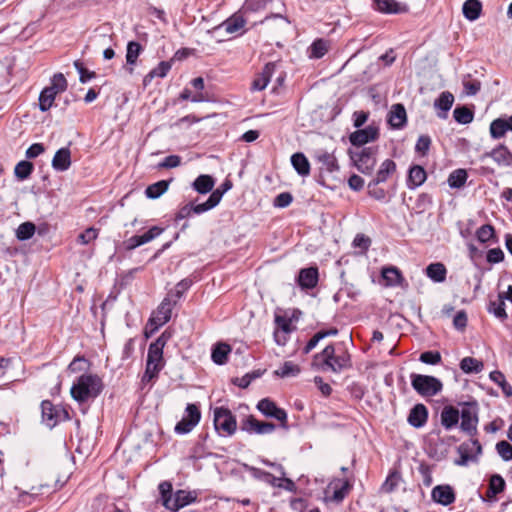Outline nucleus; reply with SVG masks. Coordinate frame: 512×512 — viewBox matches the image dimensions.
<instances>
[{"label": "nucleus", "mask_w": 512, "mask_h": 512, "mask_svg": "<svg viewBox=\"0 0 512 512\" xmlns=\"http://www.w3.org/2000/svg\"><path fill=\"white\" fill-rule=\"evenodd\" d=\"M103 388V382L98 375L83 374L72 385L70 393L75 401L85 403L89 399L98 397Z\"/></svg>", "instance_id": "nucleus-1"}, {"label": "nucleus", "mask_w": 512, "mask_h": 512, "mask_svg": "<svg viewBox=\"0 0 512 512\" xmlns=\"http://www.w3.org/2000/svg\"><path fill=\"white\" fill-rule=\"evenodd\" d=\"M321 360L320 369L322 371H332L339 373L342 370L352 367L351 356L348 351L336 354L333 344L327 345L320 353L314 355V361Z\"/></svg>", "instance_id": "nucleus-2"}, {"label": "nucleus", "mask_w": 512, "mask_h": 512, "mask_svg": "<svg viewBox=\"0 0 512 512\" xmlns=\"http://www.w3.org/2000/svg\"><path fill=\"white\" fill-rule=\"evenodd\" d=\"M68 83L62 73H56L51 79V84L45 87L39 95V109L42 112L48 111L57 96V94L66 91Z\"/></svg>", "instance_id": "nucleus-3"}, {"label": "nucleus", "mask_w": 512, "mask_h": 512, "mask_svg": "<svg viewBox=\"0 0 512 512\" xmlns=\"http://www.w3.org/2000/svg\"><path fill=\"white\" fill-rule=\"evenodd\" d=\"M350 159L358 171L365 175H370L376 165V156L378 147H363L359 151H348Z\"/></svg>", "instance_id": "nucleus-4"}, {"label": "nucleus", "mask_w": 512, "mask_h": 512, "mask_svg": "<svg viewBox=\"0 0 512 512\" xmlns=\"http://www.w3.org/2000/svg\"><path fill=\"white\" fill-rule=\"evenodd\" d=\"M413 389L423 397H432L442 391V382L430 375L412 373L410 375Z\"/></svg>", "instance_id": "nucleus-5"}, {"label": "nucleus", "mask_w": 512, "mask_h": 512, "mask_svg": "<svg viewBox=\"0 0 512 512\" xmlns=\"http://www.w3.org/2000/svg\"><path fill=\"white\" fill-rule=\"evenodd\" d=\"M214 428L220 436H232L237 430L236 417L227 407H216L214 409Z\"/></svg>", "instance_id": "nucleus-6"}, {"label": "nucleus", "mask_w": 512, "mask_h": 512, "mask_svg": "<svg viewBox=\"0 0 512 512\" xmlns=\"http://www.w3.org/2000/svg\"><path fill=\"white\" fill-rule=\"evenodd\" d=\"M41 418L48 428L52 429L63 421L70 419L68 410L59 405H54L50 400L41 402Z\"/></svg>", "instance_id": "nucleus-7"}, {"label": "nucleus", "mask_w": 512, "mask_h": 512, "mask_svg": "<svg viewBox=\"0 0 512 512\" xmlns=\"http://www.w3.org/2000/svg\"><path fill=\"white\" fill-rule=\"evenodd\" d=\"M176 304L177 303L171 298V296L166 295L149 319V324L154 325L150 334L154 333L159 327L163 326L171 319L172 310Z\"/></svg>", "instance_id": "nucleus-8"}, {"label": "nucleus", "mask_w": 512, "mask_h": 512, "mask_svg": "<svg viewBox=\"0 0 512 512\" xmlns=\"http://www.w3.org/2000/svg\"><path fill=\"white\" fill-rule=\"evenodd\" d=\"M256 407L264 416L278 420L281 428L289 429L287 412L283 408L278 407L274 401L269 398H263Z\"/></svg>", "instance_id": "nucleus-9"}, {"label": "nucleus", "mask_w": 512, "mask_h": 512, "mask_svg": "<svg viewBox=\"0 0 512 512\" xmlns=\"http://www.w3.org/2000/svg\"><path fill=\"white\" fill-rule=\"evenodd\" d=\"M186 415L176 424L174 431L177 434H187L191 432L201 420V411L197 404H187L185 408Z\"/></svg>", "instance_id": "nucleus-10"}, {"label": "nucleus", "mask_w": 512, "mask_h": 512, "mask_svg": "<svg viewBox=\"0 0 512 512\" xmlns=\"http://www.w3.org/2000/svg\"><path fill=\"white\" fill-rule=\"evenodd\" d=\"M461 416V429L467 434L473 436L477 432V423H478V415H477V404L476 402L464 403V407L460 413Z\"/></svg>", "instance_id": "nucleus-11"}, {"label": "nucleus", "mask_w": 512, "mask_h": 512, "mask_svg": "<svg viewBox=\"0 0 512 512\" xmlns=\"http://www.w3.org/2000/svg\"><path fill=\"white\" fill-rule=\"evenodd\" d=\"M240 429L249 434H270L276 430V425L272 422H263L257 420L253 415H249L241 421Z\"/></svg>", "instance_id": "nucleus-12"}, {"label": "nucleus", "mask_w": 512, "mask_h": 512, "mask_svg": "<svg viewBox=\"0 0 512 512\" xmlns=\"http://www.w3.org/2000/svg\"><path fill=\"white\" fill-rule=\"evenodd\" d=\"M378 138L379 128L373 125L358 129L349 135L350 143L356 147H362L369 142L376 141Z\"/></svg>", "instance_id": "nucleus-13"}, {"label": "nucleus", "mask_w": 512, "mask_h": 512, "mask_svg": "<svg viewBox=\"0 0 512 512\" xmlns=\"http://www.w3.org/2000/svg\"><path fill=\"white\" fill-rule=\"evenodd\" d=\"M164 231L163 228L159 226L151 227L147 232L143 235H134L129 239L123 242L124 248L127 251L134 250L135 248L150 242L151 240L158 237Z\"/></svg>", "instance_id": "nucleus-14"}, {"label": "nucleus", "mask_w": 512, "mask_h": 512, "mask_svg": "<svg viewBox=\"0 0 512 512\" xmlns=\"http://www.w3.org/2000/svg\"><path fill=\"white\" fill-rule=\"evenodd\" d=\"M319 272L316 266L302 268L297 277V284L303 290H310L317 286Z\"/></svg>", "instance_id": "nucleus-15"}, {"label": "nucleus", "mask_w": 512, "mask_h": 512, "mask_svg": "<svg viewBox=\"0 0 512 512\" xmlns=\"http://www.w3.org/2000/svg\"><path fill=\"white\" fill-rule=\"evenodd\" d=\"M431 498L436 503L448 506L455 502L456 495L453 488L448 485H437L431 491Z\"/></svg>", "instance_id": "nucleus-16"}, {"label": "nucleus", "mask_w": 512, "mask_h": 512, "mask_svg": "<svg viewBox=\"0 0 512 512\" xmlns=\"http://www.w3.org/2000/svg\"><path fill=\"white\" fill-rule=\"evenodd\" d=\"M387 121L393 129H402L405 127L407 124V113L404 105L401 103L392 105L388 113Z\"/></svg>", "instance_id": "nucleus-17"}, {"label": "nucleus", "mask_w": 512, "mask_h": 512, "mask_svg": "<svg viewBox=\"0 0 512 512\" xmlns=\"http://www.w3.org/2000/svg\"><path fill=\"white\" fill-rule=\"evenodd\" d=\"M276 69L275 62H268L263 67L262 71L256 75L252 82L251 89L255 91H262L268 85L273 73Z\"/></svg>", "instance_id": "nucleus-18"}, {"label": "nucleus", "mask_w": 512, "mask_h": 512, "mask_svg": "<svg viewBox=\"0 0 512 512\" xmlns=\"http://www.w3.org/2000/svg\"><path fill=\"white\" fill-rule=\"evenodd\" d=\"M428 420V409L422 404L418 403L410 410L407 421L414 428L423 427Z\"/></svg>", "instance_id": "nucleus-19"}, {"label": "nucleus", "mask_w": 512, "mask_h": 512, "mask_svg": "<svg viewBox=\"0 0 512 512\" xmlns=\"http://www.w3.org/2000/svg\"><path fill=\"white\" fill-rule=\"evenodd\" d=\"M315 159L321 165V172L326 171L328 173H333L339 170L337 158L333 153H329L327 151H318L315 154Z\"/></svg>", "instance_id": "nucleus-20"}, {"label": "nucleus", "mask_w": 512, "mask_h": 512, "mask_svg": "<svg viewBox=\"0 0 512 512\" xmlns=\"http://www.w3.org/2000/svg\"><path fill=\"white\" fill-rule=\"evenodd\" d=\"M71 165V151L68 147L60 148L56 151L52 159V167L56 171H66Z\"/></svg>", "instance_id": "nucleus-21"}, {"label": "nucleus", "mask_w": 512, "mask_h": 512, "mask_svg": "<svg viewBox=\"0 0 512 512\" xmlns=\"http://www.w3.org/2000/svg\"><path fill=\"white\" fill-rule=\"evenodd\" d=\"M485 156L492 157L493 160L500 166L512 165V153L503 144H500L499 146L494 148L491 152L486 153Z\"/></svg>", "instance_id": "nucleus-22"}, {"label": "nucleus", "mask_w": 512, "mask_h": 512, "mask_svg": "<svg viewBox=\"0 0 512 512\" xmlns=\"http://www.w3.org/2000/svg\"><path fill=\"white\" fill-rule=\"evenodd\" d=\"M460 413L454 406H445L441 411V424L446 430L455 427L459 422Z\"/></svg>", "instance_id": "nucleus-23"}, {"label": "nucleus", "mask_w": 512, "mask_h": 512, "mask_svg": "<svg viewBox=\"0 0 512 512\" xmlns=\"http://www.w3.org/2000/svg\"><path fill=\"white\" fill-rule=\"evenodd\" d=\"M453 102L454 96L452 93L444 91L440 94V96L434 102V107L440 110L437 113L439 118H447V112L451 109Z\"/></svg>", "instance_id": "nucleus-24"}, {"label": "nucleus", "mask_w": 512, "mask_h": 512, "mask_svg": "<svg viewBox=\"0 0 512 512\" xmlns=\"http://www.w3.org/2000/svg\"><path fill=\"white\" fill-rule=\"evenodd\" d=\"M375 9L381 13L399 14L407 9L396 0H373Z\"/></svg>", "instance_id": "nucleus-25"}, {"label": "nucleus", "mask_w": 512, "mask_h": 512, "mask_svg": "<svg viewBox=\"0 0 512 512\" xmlns=\"http://www.w3.org/2000/svg\"><path fill=\"white\" fill-rule=\"evenodd\" d=\"M330 487L333 488V494L331 496V500L334 502L340 503L350 492L352 485L349 480H336L330 484Z\"/></svg>", "instance_id": "nucleus-26"}, {"label": "nucleus", "mask_w": 512, "mask_h": 512, "mask_svg": "<svg viewBox=\"0 0 512 512\" xmlns=\"http://www.w3.org/2000/svg\"><path fill=\"white\" fill-rule=\"evenodd\" d=\"M427 178L425 169L422 166L414 165L409 169L407 186L410 189H415L421 186Z\"/></svg>", "instance_id": "nucleus-27"}, {"label": "nucleus", "mask_w": 512, "mask_h": 512, "mask_svg": "<svg viewBox=\"0 0 512 512\" xmlns=\"http://www.w3.org/2000/svg\"><path fill=\"white\" fill-rule=\"evenodd\" d=\"M382 277L386 286H402L405 281L401 271L394 266L385 267L382 269Z\"/></svg>", "instance_id": "nucleus-28"}, {"label": "nucleus", "mask_w": 512, "mask_h": 512, "mask_svg": "<svg viewBox=\"0 0 512 512\" xmlns=\"http://www.w3.org/2000/svg\"><path fill=\"white\" fill-rule=\"evenodd\" d=\"M464 17L469 21L477 20L482 13V3L480 0H466L462 7Z\"/></svg>", "instance_id": "nucleus-29"}, {"label": "nucleus", "mask_w": 512, "mask_h": 512, "mask_svg": "<svg viewBox=\"0 0 512 512\" xmlns=\"http://www.w3.org/2000/svg\"><path fill=\"white\" fill-rule=\"evenodd\" d=\"M215 180L211 175H199L192 183L193 189L199 194H207L213 191Z\"/></svg>", "instance_id": "nucleus-30"}, {"label": "nucleus", "mask_w": 512, "mask_h": 512, "mask_svg": "<svg viewBox=\"0 0 512 512\" xmlns=\"http://www.w3.org/2000/svg\"><path fill=\"white\" fill-rule=\"evenodd\" d=\"M426 275L432 281L441 283L446 280L447 269L441 262L431 263L426 267Z\"/></svg>", "instance_id": "nucleus-31"}, {"label": "nucleus", "mask_w": 512, "mask_h": 512, "mask_svg": "<svg viewBox=\"0 0 512 512\" xmlns=\"http://www.w3.org/2000/svg\"><path fill=\"white\" fill-rule=\"evenodd\" d=\"M196 500V495L192 492L185 490H178L174 493V500L172 504V511L176 512L179 509L193 503Z\"/></svg>", "instance_id": "nucleus-32"}, {"label": "nucleus", "mask_w": 512, "mask_h": 512, "mask_svg": "<svg viewBox=\"0 0 512 512\" xmlns=\"http://www.w3.org/2000/svg\"><path fill=\"white\" fill-rule=\"evenodd\" d=\"M246 24L243 16L234 14L225 21H223L216 29L224 28L229 34H233L241 30Z\"/></svg>", "instance_id": "nucleus-33"}, {"label": "nucleus", "mask_w": 512, "mask_h": 512, "mask_svg": "<svg viewBox=\"0 0 512 512\" xmlns=\"http://www.w3.org/2000/svg\"><path fill=\"white\" fill-rule=\"evenodd\" d=\"M291 164L300 176H308L310 174V163L303 153H294L291 156Z\"/></svg>", "instance_id": "nucleus-34"}, {"label": "nucleus", "mask_w": 512, "mask_h": 512, "mask_svg": "<svg viewBox=\"0 0 512 512\" xmlns=\"http://www.w3.org/2000/svg\"><path fill=\"white\" fill-rule=\"evenodd\" d=\"M396 172V163L391 159L384 160L373 180L376 182L384 183L388 178Z\"/></svg>", "instance_id": "nucleus-35"}, {"label": "nucleus", "mask_w": 512, "mask_h": 512, "mask_svg": "<svg viewBox=\"0 0 512 512\" xmlns=\"http://www.w3.org/2000/svg\"><path fill=\"white\" fill-rule=\"evenodd\" d=\"M231 352V346L226 343H218L212 349L211 358L217 365H224L227 363L228 355Z\"/></svg>", "instance_id": "nucleus-36"}, {"label": "nucleus", "mask_w": 512, "mask_h": 512, "mask_svg": "<svg viewBox=\"0 0 512 512\" xmlns=\"http://www.w3.org/2000/svg\"><path fill=\"white\" fill-rule=\"evenodd\" d=\"M173 179L160 180L156 183L150 184L146 190L145 195L149 199H157L162 196L169 188L170 183Z\"/></svg>", "instance_id": "nucleus-37"}, {"label": "nucleus", "mask_w": 512, "mask_h": 512, "mask_svg": "<svg viewBox=\"0 0 512 512\" xmlns=\"http://www.w3.org/2000/svg\"><path fill=\"white\" fill-rule=\"evenodd\" d=\"M506 483L500 474H493L489 479L487 496L489 498L495 497L505 490Z\"/></svg>", "instance_id": "nucleus-38"}, {"label": "nucleus", "mask_w": 512, "mask_h": 512, "mask_svg": "<svg viewBox=\"0 0 512 512\" xmlns=\"http://www.w3.org/2000/svg\"><path fill=\"white\" fill-rule=\"evenodd\" d=\"M158 489L163 506L172 511V504L174 500L172 484L168 481H163L159 484Z\"/></svg>", "instance_id": "nucleus-39"}, {"label": "nucleus", "mask_w": 512, "mask_h": 512, "mask_svg": "<svg viewBox=\"0 0 512 512\" xmlns=\"http://www.w3.org/2000/svg\"><path fill=\"white\" fill-rule=\"evenodd\" d=\"M483 368V362L473 357L467 356L460 361V369L466 374L480 373Z\"/></svg>", "instance_id": "nucleus-40"}, {"label": "nucleus", "mask_w": 512, "mask_h": 512, "mask_svg": "<svg viewBox=\"0 0 512 512\" xmlns=\"http://www.w3.org/2000/svg\"><path fill=\"white\" fill-rule=\"evenodd\" d=\"M489 378L501 388L506 397L512 396V386L506 381L505 375L501 371L494 370L490 372Z\"/></svg>", "instance_id": "nucleus-41"}, {"label": "nucleus", "mask_w": 512, "mask_h": 512, "mask_svg": "<svg viewBox=\"0 0 512 512\" xmlns=\"http://www.w3.org/2000/svg\"><path fill=\"white\" fill-rule=\"evenodd\" d=\"M301 372V368L298 364L292 361H286L277 370L274 371V375L280 378L295 377Z\"/></svg>", "instance_id": "nucleus-42"}, {"label": "nucleus", "mask_w": 512, "mask_h": 512, "mask_svg": "<svg viewBox=\"0 0 512 512\" xmlns=\"http://www.w3.org/2000/svg\"><path fill=\"white\" fill-rule=\"evenodd\" d=\"M146 363L152 364V365H160L163 369L165 366V360L163 358V349L150 344L148 348V354H147V361Z\"/></svg>", "instance_id": "nucleus-43"}, {"label": "nucleus", "mask_w": 512, "mask_h": 512, "mask_svg": "<svg viewBox=\"0 0 512 512\" xmlns=\"http://www.w3.org/2000/svg\"><path fill=\"white\" fill-rule=\"evenodd\" d=\"M453 117L459 124H469L473 121L474 112L467 106H457L453 111Z\"/></svg>", "instance_id": "nucleus-44"}, {"label": "nucleus", "mask_w": 512, "mask_h": 512, "mask_svg": "<svg viewBox=\"0 0 512 512\" xmlns=\"http://www.w3.org/2000/svg\"><path fill=\"white\" fill-rule=\"evenodd\" d=\"M310 57L314 59L322 58L329 50V42L322 38L316 39L310 46Z\"/></svg>", "instance_id": "nucleus-45"}, {"label": "nucleus", "mask_w": 512, "mask_h": 512, "mask_svg": "<svg viewBox=\"0 0 512 512\" xmlns=\"http://www.w3.org/2000/svg\"><path fill=\"white\" fill-rule=\"evenodd\" d=\"M193 281L191 278H184L180 282H178L175 286L174 290H171L167 293L168 296L178 303V301L182 298L184 293L192 286Z\"/></svg>", "instance_id": "nucleus-46"}, {"label": "nucleus", "mask_w": 512, "mask_h": 512, "mask_svg": "<svg viewBox=\"0 0 512 512\" xmlns=\"http://www.w3.org/2000/svg\"><path fill=\"white\" fill-rule=\"evenodd\" d=\"M488 312L493 314L496 318L501 321H505L508 318L505 309V302L497 298L496 300H491L488 304L487 308Z\"/></svg>", "instance_id": "nucleus-47"}, {"label": "nucleus", "mask_w": 512, "mask_h": 512, "mask_svg": "<svg viewBox=\"0 0 512 512\" xmlns=\"http://www.w3.org/2000/svg\"><path fill=\"white\" fill-rule=\"evenodd\" d=\"M468 174L465 169H456L448 177V184L451 188H461L467 180Z\"/></svg>", "instance_id": "nucleus-48"}, {"label": "nucleus", "mask_w": 512, "mask_h": 512, "mask_svg": "<svg viewBox=\"0 0 512 512\" xmlns=\"http://www.w3.org/2000/svg\"><path fill=\"white\" fill-rule=\"evenodd\" d=\"M34 170V165L30 161L22 160L18 162L14 168L15 176L23 181L28 179Z\"/></svg>", "instance_id": "nucleus-49"}, {"label": "nucleus", "mask_w": 512, "mask_h": 512, "mask_svg": "<svg viewBox=\"0 0 512 512\" xmlns=\"http://www.w3.org/2000/svg\"><path fill=\"white\" fill-rule=\"evenodd\" d=\"M477 240L481 243H487L491 240L497 242L495 229L490 224H484L480 226L476 231Z\"/></svg>", "instance_id": "nucleus-50"}, {"label": "nucleus", "mask_w": 512, "mask_h": 512, "mask_svg": "<svg viewBox=\"0 0 512 512\" xmlns=\"http://www.w3.org/2000/svg\"><path fill=\"white\" fill-rule=\"evenodd\" d=\"M143 50L142 45L137 41H130L127 44L126 62L133 66L136 64L139 55Z\"/></svg>", "instance_id": "nucleus-51"}, {"label": "nucleus", "mask_w": 512, "mask_h": 512, "mask_svg": "<svg viewBox=\"0 0 512 512\" xmlns=\"http://www.w3.org/2000/svg\"><path fill=\"white\" fill-rule=\"evenodd\" d=\"M161 370H162V368L160 365H152V364L146 363L145 372H144L143 376L141 377V381H140L141 387L143 388L150 382L155 381L158 378Z\"/></svg>", "instance_id": "nucleus-52"}, {"label": "nucleus", "mask_w": 512, "mask_h": 512, "mask_svg": "<svg viewBox=\"0 0 512 512\" xmlns=\"http://www.w3.org/2000/svg\"><path fill=\"white\" fill-rule=\"evenodd\" d=\"M36 226L32 222H24L20 224L16 230V238L19 241H26L33 237Z\"/></svg>", "instance_id": "nucleus-53"}, {"label": "nucleus", "mask_w": 512, "mask_h": 512, "mask_svg": "<svg viewBox=\"0 0 512 512\" xmlns=\"http://www.w3.org/2000/svg\"><path fill=\"white\" fill-rule=\"evenodd\" d=\"M380 182H376L375 180H371L367 185V193L368 195L377 200V201H386L387 192L385 189L379 187Z\"/></svg>", "instance_id": "nucleus-54"}, {"label": "nucleus", "mask_w": 512, "mask_h": 512, "mask_svg": "<svg viewBox=\"0 0 512 512\" xmlns=\"http://www.w3.org/2000/svg\"><path fill=\"white\" fill-rule=\"evenodd\" d=\"M89 367V360L83 355H77L68 365L67 369L70 373H79L88 370Z\"/></svg>", "instance_id": "nucleus-55"}, {"label": "nucleus", "mask_w": 512, "mask_h": 512, "mask_svg": "<svg viewBox=\"0 0 512 512\" xmlns=\"http://www.w3.org/2000/svg\"><path fill=\"white\" fill-rule=\"evenodd\" d=\"M472 447L469 443H462L458 447V453L460 454V458L455 461V463L459 466H465L468 464L470 460L476 458V456L472 455Z\"/></svg>", "instance_id": "nucleus-56"}, {"label": "nucleus", "mask_w": 512, "mask_h": 512, "mask_svg": "<svg viewBox=\"0 0 512 512\" xmlns=\"http://www.w3.org/2000/svg\"><path fill=\"white\" fill-rule=\"evenodd\" d=\"M263 373H264L263 370L257 369V370H254V371L250 372V373H246L241 378H235L233 380V383L235 385H237L238 387H240L242 389H245V388H247L250 385V383L253 380L261 377L263 375Z\"/></svg>", "instance_id": "nucleus-57"}, {"label": "nucleus", "mask_w": 512, "mask_h": 512, "mask_svg": "<svg viewBox=\"0 0 512 512\" xmlns=\"http://www.w3.org/2000/svg\"><path fill=\"white\" fill-rule=\"evenodd\" d=\"M506 122L502 118L493 120L490 124V134L494 139H500L507 133Z\"/></svg>", "instance_id": "nucleus-58"}, {"label": "nucleus", "mask_w": 512, "mask_h": 512, "mask_svg": "<svg viewBox=\"0 0 512 512\" xmlns=\"http://www.w3.org/2000/svg\"><path fill=\"white\" fill-rule=\"evenodd\" d=\"M431 143L432 140L429 135H420L415 145V151L422 156H426L430 150Z\"/></svg>", "instance_id": "nucleus-59"}, {"label": "nucleus", "mask_w": 512, "mask_h": 512, "mask_svg": "<svg viewBox=\"0 0 512 512\" xmlns=\"http://www.w3.org/2000/svg\"><path fill=\"white\" fill-rule=\"evenodd\" d=\"M74 67L79 73V81L81 83H86L89 80L96 77V73L94 71H89L88 69H86L80 60L74 61Z\"/></svg>", "instance_id": "nucleus-60"}, {"label": "nucleus", "mask_w": 512, "mask_h": 512, "mask_svg": "<svg viewBox=\"0 0 512 512\" xmlns=\"http://www.w3.org/2000/svg\"><path fill=\"white\" fill-rule=\"evenodd\" d=\"M496 451L504 461L512 460V445L509 442L505 440L499 441L496 444Z\"/></svg>", "instance_id": "nucleus-61"}, {"label": "nucleus", "mask_w": 512, "mask_h": 512, "mask_svg": "<svg viewBox=\"0 0 512 512\" xmlns=\"http://www.w3.org/2000/svg\"><path fill=\"white\" fill-rule=\"evenodd\" d=\"M419 360L429 365H437L441 363L442 357L439 351H425L420 354Z\"/></svg>", "instance_id": "nucleus-62"}, {"label": "nucleus", "mask_w": 512, "mask_h": 512, "mask_svg": "<svg viewBox=\"0 0 512 512\" xmlns=\"http://www.w3.org/2000/svg\"><path fill=\"white\" fill-rule=\"evenodd\" d=\"M401 476L397 471L391 472L386 478L384 484L382 485V490L385 492H392L398 485Z\"/></svg>", "instance_id": "nucleus-63"}, {"label": "nucleus", "mask_w": 512, "mask_h": 512, "mask_svg": "<svg viewBox=\"0 0 512 512\" xmlns=\"http://www.w3.org/2000/svg\"><path fill=\"white\" fill-rule=\"evenodd\" d=\"M99 230L94 227L87 228L84 232L79 234L77 241L80 244L87 245L98 237Z\"/></svg>", "instance_id": "nucleus-64"}]
</instances>
